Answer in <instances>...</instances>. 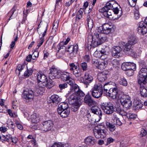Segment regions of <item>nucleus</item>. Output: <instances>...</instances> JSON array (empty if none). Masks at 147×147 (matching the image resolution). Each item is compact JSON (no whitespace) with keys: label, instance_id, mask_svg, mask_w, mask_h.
Masks as SVG:
<instances>
[{"label":"nucleus","instance_id":"f257e3e1","mask_svg":"<svg viewBox=\"0 0 147 147\" xmlns=\"http://www.w3.org/2000/svg\"><path fill=\"white\" fill-rule=\"evenodd\" d=\"M90 37L92 39V40L91 42L93 47H95L101 45L107 39L105 35L97 33L96 32L94 33V37L91 36Z\"/></svg>","mask_w":147,"mask_h":147},{"label":"nucleus","instance_id":"f03ea898","mask_svg":"<svg viewBox=\"0 0 147 147\" xmlns=\"http://www.w3.org/2000/svg\"><path fill=\"white\" fill-rule=\"evenodd\" d=\"M68 84L71 86V88H72L71 91L73 93L71 95H74L75 98L78 97L82 98L85 95L84 93L80 89L78 85L75 83L74 80H69L68 82Z\"/></svg>","mask_w":147,"mask_h":147},{"label":"nucleus","instance_id":"7ed1b4c3","mask_svg":"<svg viewBox=\"0 0 147 147\" xmlns=\"http://www.w3.org/2000/svg\"><path fill=\"white\" fill-rule=\"evenodd\" d=\"M88 115V117H91V116L95 115L96 118L95 119V121L98 122L101 119L102 115V113L100 109L97 107H92L90 109L87 111L86 114Z\"/></svg>","mask_w":147,"mask_h":147},{"label":"nucleus","instance_id":"20e7f679","mask_svg":"<svg viewBox=\"0 0 147 147\" xmlns=\"http://www.w3.org/2000/svg\"><path fill=\"white\" fill-rule=\"evenodd\" d=\"M102 85L100 83L95 84L90 91L92 96L98 98L102 95L103 92Z\"/></svg>","mask_w":147,"mask_h":147},{"label":"nucleus","instance_id":"39448f33","mask_svg":"<svg viewBox=\"0 0 147 147\" xmlns=\"http://www.w3.org/2000/svg\"><path fill=\"white\" fill-rule=\"evenodd\" d=\"M83 98H75L73 95H71L68 98V102L69 104L72 105L71 107V110L74 112L77 111L79 107V102Z\"/></svg>","mask_w":147,"mask_h":147},{"label":"nucleus","instance_id":"423d86ee","mask_svg":"<svg viewBox=\"0 0 147 147\" xmlns=\"http://www.w3.org/2000/svg\"><path fill=\"white\" fill-rule=\"evenodd\" d=\"M101 107L104 113L108 115L112 114L116 111V107L114 106L113 104L111 102H103L101 104Z\"/></svg>","mask_w":147,"mask_h":147},{"label":"nucleus","instance_id":"0eeeda50","mask_svg":"<svg viewBox=\"0 0 147 147\" xmlns=\"http://www.w3.org/2000/svg\"><path fill=\"white\" fill-rule=\"evenodd\" d=\"M120 102L122 105L127 109H129L132 105L130 97L128 95H123L120 98Z\"/></svg>","mask_w":147,"mask_h":147},{"label":"nucleus","instance_id":"6e6552de","mask_svg":"<svg viewBox=\"0 0 147 147\" xmlns=\"http://www.w3.org/2000/svg\"><path fill=\"white\" fill-rule=\"evenodd\" d=\"M53 125V123L51 120L44 121L40 125L39 129L45 132H47L51 129Z\"/></svg>","mask_w":147,"mask_h":147},{"label":"nucleus","instance_id":"1a4fd4ad","mask_svg":"<svg viewBox=\"0 0 147 147\" xmlns=\"http://www.w3.org/2000/svg\"><path fill=\"white\" fill-rule=\"evenodd\" d=\"M111 31V26L108 24H104L101 26L98 27L97 29V33L102 34H108Z\"/></svg>","mask_w":147,"mask_h":147},{"label":"nucleus","instance_id":"9d476101","mask_svg":"<svg viewBox=\"0 0 147 147\" xmlns=\"http://www.w3.org/2000/svg\"><path fill=\"white\" fill-rule=\"evenodd\" d=\"M147 78V69L142 68L141 69L139 72L138 77V81L139 84L146 83L145 81Z\"/></svg>","mask_w":147,"mask_h":147},{"label":"nucleus","instance_id":"9b49d317","mask_svg":"<svg viewBox=\"0 0 147 147\" xmlns=\"http://www.w3.org/2000/svg\"><path fill=\"white\" fill-rule=\"evenodd\" d=\"M92 63L97 68L101 70L105 69L108 65V62L107 61L99 60L97 59L93 60Z\"/></svg>","mask_w":147,"mask_h":147},{"label":"nucleus","instance_id":"f8f14e48","mask_svg":"<svg viewBox=\"0 0 147 147\" xmlns=\"http://www.w3.org/2000/svg\"><path fill=\"white\" fill-rule=\"evenodd\" d=\"M45 86L41 83H38L34 89V94L36 96H38L43 94L45 90Z\"/></svg>","mask_w":147,"mask_h":147},{"label":"nucleus","instance_id":"ddd939ff","mask_svg":"<svg viewBox=\"0 0 147 147\" xmlns=\"http://www.w3.org/2000/svg\"><path fill=\"white\" fill-rule=\"evenodd\" d=\"M131 46L127 43L124 45L123 51L128 55H130L133 57H136L137 56V53L135 52L132 49Z\"/></svg>","mask_w":147,"mask_h":147},{"label":"nucleus","instance_id":"4468645a","mask_svg":"<svg viewBox=\"0 0 147 147\" xmlns=\"http://www.w3.org/2000/svg\"><path fill=\"white\" fill-rule=\"evenodd\" d=\"M117 3L114 0H112L107 2L106 5L104 7L99 9V11H104L107 10L112 9L113 8L117 6Z\"/></svg>","mask_w":147,"mask_h":147},{"label":"nucleus","instance_id":"2eb2a0df","mask_svg":"<svg viewBox=\"0 0 147 147\" xmlns=\"http://www.w3.org/2000/svg\"><path fill=\"white\" fill-rule=\"evenodd\" d=\"M94 134L97 138H103L106 137V132L105 131L101 129H99L97 127H96L94 129Z\"/></svg>","mask_w":147,"mask_h":147},{"label":"nucleus","instance_id":"dca6fc26","mask_svg":"<svg viewBox=\"0 0 147 147\" xmlns=\"http://www.w3.org/2000/svg\"><path fill=\"white\" fill-rule=\"evenodd\" d=\"M50 70L49 76L50 80L59 78L60 77L61 73L56 68H52Z\"/></svg>","mask_w":147,"mask_h":147},{"label":"nucleus","instance_id":"f3484780","mask_svg":"<svg viewBox=\"0 0 147 147\" xmlns=\"http://www.w3.org/2000/svg\"><path fill=\"white\" fill-rule=\"evenodd\" d=\"M50 70L49 76L50 80L59 78L60 77L61 73L56 68H52Z\"/></svg>","mask_w":147,"mask_h":147},{"label":"nucleus","instance_id":"a211bd4d","mask_svg":"<svg viewBox=\"0 0 147 147\" xmlns=\"http://www.w3.org/2000/svg\"><path fill=\"white\" fill-rule=\"evenodd\" d=\"M78 48V46L76 44L69 45H68L67 51L69 53L71 57L76 56Z\"/></svg>","mask_w":147,"mask_h":147},{"label":"nucleus","instance_id":"6ab92c4d","mask_svg":"<svg viewBox=\"0 0 147 147\" xmlns=\"http://www.w3.org/2000/svg\"><path fill=\"white\" fill-rule=\"evenodd\" d=\"M146 24L143 21L139 22L137 28L138 33L141 35H144L147 33V27Z\"/></svg>","mask_w":147,"mask_h":147},{"label":"nucleus","instance_id":"aec40b11","mask_svg":"<svg viewBox=\"0 0 147 147\" xmlns=\"http://www.w3.org/2000/svg\"><path fill=\"white\" fill-rule=\"evenodd\" d=\"M118 89L116 86L115 87L110 88L108 93L107 92V95L113 99L120 98L121 96L118 95Z\"/></svg>","mask_w":147,"mask_h":147},{"label":"nucleus","instance_id":"412c9836","mask_svg":"<svg viewBox=\"0 0 147 147\" xmlns=\"http://www.w3.org/2000/svg\"><path fill=\"white\" fill-rule=\"evenodd\" d=\"M84 101L85 103L90 107L95 105L96 104V102L92 98L89 94H86L85 96Z\"/></svg>","mask_w":147,"mask_h":147},{"label":"nucleus","instance_id":"4be33fe9","mask_svg":"<svg viewBox=\"0 0 147 147\" xmlns=\"http://www.w3.org/2000/svg\"><path fill=\"white\" fill-rule=\"evenodd\" d=\"M136 65L133 63H123L121 65V68L124 71H126L130 69H136Z\"/></svg>","mask_w":147,"mask_h":147},{"label":"nucleus","instance_id":"5701e85b","mask_svg":"<svg viewBox=\"0 0 147 147\" xmlns=\"http://www.w3.org/2000/svg\"><path fill=\"white\" fill-rule=\"evenodd\" d=\"M34 92L31 90H26L24 91L22 95L23 98L26 100H29L33 98Z\"/></svg>","mask_w":147,"mask_h":147},{"label":"nucleus","instance_id":"b1692460","mask_svg":"<svg viewBox=\"0 0 147 147\" xmlns=\"http://www.w3.org/2000/svg\"><path fill=\"white\" fill-rule=\"evenodd\" d=\"M37 79L38 81V83H41L44 85H46L47 83L46 81L47 79L46 76L41 72H38L37 74Z\"/></svg>","mask_w":147,"mask_h":147},{"label":"nucleus","instance_id":"393cba45","mask_svg":"<svg viewBox=\"0 0 147 147\" xmlns=\"http://www.w3.org/2000/svg\"><path fill=\"white\" fill-rule=\"evenodd\" d=\"M121 51V48L119 46H114L111 50L112 55L114 57L118 58L120 55V52Z\"/></svg>","mask_w":147,"mask_h":147},{"label":"nucleus","instance_id":"a878e982","mask_svg":"<svg viewBox=\"0 0 147 147\" xmlns=\"http://www.w3.org/2000/svg\"><path fill=\"white\" fill-rule=\"evenodd\" d=\"M84 142L87 145L91 146L94 145L95 144L96 140L93 137L89 136L84 139Z\"/></svg>","mask_w":147,"mask_h":147},{"label":"nucleus","instance_id":"bb28decb","mask_svg":"<svg viewBox=\"0 0 147 147\" xmlns=\"http://www.w3.org/2000/svg\"><path fill=\"white\" fill-rule=\"evenodd\" d=\"M146 83H142L141 84H140V91L141 95L144 97H147V90L145 87Z\"/></svg>","mask_w":147,"mask_h":147},{"label":"nucleus","instance_id":"cd10ccee","mask_svg":"<svg viewBox=\"0 0 147 147\" xmlns=\"http://www.w3.org/2000/svg\"><path fill=\"white\" fill-rule=\"evenodd\" d=\"M47 24H46L42 28V30L44 31V32L42 34V37L40 38L38 43L37 46H38V48L42 45L44 42V37L45 35V34L47 30Z\"/></svg>","mask_w":147,"mask_h":147},{"label":"nucleus","instance_id":"c85d7f7f","mask_svg":"<svg viewBox=\"0 0 147 147\" xmlns=\"http://www.w3.org/2000/svg\"><path fill=\"white\" fill-rule=\"evenodd\" d=\"M60 77L63 81H67V83L69 80H73L70 77V74L67 72H62L61 74Z\"/></svg>","mask_w":147,"mask_h":147},{"label":"nucleus","instance_id":"c756f323","mask_svg":"<svg viewBox=\"0 0 147 147\" xmlns=\"http://www.w3.org/2000/svg\"><path fill=\"white\" fill-rule=\"evenodd\" d=\"M93 80V78L87 72L85 73L83 83L86 85H88Z\"/></svg>","mask_w":147,"mask_h":147},{"label":"nucleus","instance_id":"7c9ffc66","mask_svg":"<svg viewBox=\"0 0 147 147\" xmlns=\"http://www.w3.org/2000/svg\"><path fill=\"white\" fill-rule=\"evenodd\" d=\"M57 112L59 114L63 117H67L70 113L69 109L64 110L57 109Z\"/></svg>","mask_w":147,"mask_h":147},{"label":"nucleus","instance_id":"2f4dec72","mask_svg":"<svg viewBox=\"0 0 147 147\" xmlns=\"http://www.w3.org/2000/svg\"><path fill=\"white\" fill-rule=\"evenodd\" d=\"M64 42H61L57 46L58 50L57 54H58L59 53H61V55H62L65 53L66 51V47L63 46Z\"/></svg>","mask_w":147,"mask_h":147},{"label":"nucleus","instance_id":"473e14b6","mask_svg":"<svg viewBox=\"0 0 147 147\" xmlns=\"http://www.w3.org/2000/svg\"><path fill=\"white\" fill-rule=\"evenodd\" d=\"M107 72L106 71H104L102 72L99 74L98 76V78L100 81H104L106 80L107 76L108 74Z\"/></svg>","mask_w":147,"mask_h":147},{"label":"nucleus","instance_id":"72a5a7b5","mask_svg":"<svg viewBox=\"0 0 147 147\" xmlns=\"http://www.w3.org/2000/svg\"><path fill=\"white\" fill-rule=\"evenodd\" d=\"M87 23L88 24V27L89 30H91L94 24L93 20L91 19L89 15H87L86 17Z\"/></svg>","mask_w":147,"mask_h":147},{"label":"nucleus","instance_id":"f704fd0d","mask_svg":"<svg viewBox=\"0 0 147 147\" xmlns=\"http://www.w3.org/2000/svg\"><path fill=\"white\" fill-rule=\"evenodd\" d=\"M51 102L55 105L58 104L60 101V99L58 96L57 95L53 94L50 98Z\"/></svg>","mask_w":147,"mask_h":147},{"label":"nucleus","instance_id":"c9c22d12","mask_svg":"<svg viewBox=\"0 0 147 147\" xmlns=\"http://www.w3.org/2000/svg\"><path fill=\"white\" fill-rule=\"evenodd\" d=\"M31 120L32 122L36 123L40 121V117L39 115L35 113L31 115Z\"/></svg>","mask_w":147,"mask_h":147},{"label":"nucleus","instance_id":"e433bc0d","mask_svg":"<svg viewBox=\"0 0 147 147\" xmlns=\"http://www.w3.org/2000/svg\"><path fill=\"white\" fill-rule=\"evenodd\" d=\"M115 111H117L120 115L122 116H126L127 115V113L122 109L121 107L120 106H118V105L115 107Z\"/></svg>","mask_w":147,"mask_h":147},{"label":"nucleus","instance_id":"4c0bfd02","mask_svg":"<svg viewBox=\"0 0 147 147\" xmlns=\"http://www.w3.org/2000/svg\"><path fill=\"white\" fill-rule=\"evenodd\" d=\"M115 124H113L109 122H107L106 123L107 127L111 131H113L116 129Z\"/></svg>","mask_w":147,"mask_h":147},{"label":"nucleus","instance_id":"58836bf2","mask_svg":"<svg viewBox=\"0 0 147 147\" xmlns=\"http://www.w3.org/2000/svg\"><path fill=\"white\" fill-rule=\"evenodd\" d=\"M69 109L68 108V105L67 103L63 102L60 103L58 106L57 109L64 110Z\"/></svg>","mask_w":147,"mask_h":147},{"label":"nucleus","instance_id":"ea45409f","mask_svg":"<svg viewBox=\"0 0 147 147\" xmlns=\"http://www.w3.org/2000/svg\"><path fill=\"white\" fill-rule=\"evenodd\" d=\"M72 71L73 74L76 77H79L82 75L81 70L79 67L76 69H74Z\"/></svg>","mask_w":147,"mask_h":147},{"label":"nucleus","instance_id":"a19ab883","mask_svg":"<svg viewBox=\"0 0 147 147\" xmlns=\"http://www.w3.org/2000/svg\"><path fill=\"white\" fill-rule=\"evenodd\" d=\"M137 42V40L136 38L132 36L130 37L128 42L127 44L131 46L133 45L136 44Z\"/></svg>","mask_w":147,"mask_h":147},{"label":"nucleus","instance_id":"79ce46f5","mask_svg":"<svg viewBox=\"0 0 147 147\" xmlns=\"http://www.w3.org/2000/svg\"><path fill=\"white\" fill-rule=\"evenodd\" d=\"M118 83L120 85L124 86H126L127 85V82L126 79L123 77L120 78L118 81Z\"/></svg>","mask_w":147,"mask_h":147},{"label":"nucleus","instance_id":"37998d69","mask_svg":"<svg viewBox=\"0 0 147 147\" xmlns=\"http://www.w3.org/2000/svg\"><path fill=\"white\" fill-rule=\"evenodd\" d=\"M84 11V9L80 8L77 12L76 16V20L77 19L79 20L82 18Z\"/></svg>","mask_w":147,"mask_h":147},{"label":"nucleus","instance_id":"c03bdc74","mask_svg":"<svg viewBox=\"0 0 147 147\" xmlns=\"http://www.w3.org/2000/svg\"><path fill=\"white\" fill-rule=\"evenodd\" d=\"M25 70L24 75L26 77H29L30 75H31L33 72V70L31 69H28L27 68V66H26V69H25Z\"/></svg>","mask_w":147,"mask_h":147},{"label":"nucleus","instance_id":"a18cd8bd","mask_svg":"<svg viewBox=\"0 0 147 147\" xmlns=\"http://www.w3.org/2000/svg\"><path fill=\"white\" fill-rule=\"evenodd\" d=\"M51 80L49 81V82H48L47 79V81H46V82L47 83L46 85H45V87L46 86L47 88L50 89L54 85V82H53Z\"/></svg>","mask_w":147,"mask_h":147},{"label":"nucleus","instance_id":"49530a36","mask_svg":"<svg viewBox=\"0 0 147 147\" xmlns=\"http://www.w3.org/2000/svg\"><path fill=\"white\" fill-rule=\"evenodd\" d=\"M134 18L136 19H138L140 17V14L139 11V8H135L134 10Z\"/></svg>","mask_w":147,"mask_h":147},{"label":"nucleus","instance_id":"de8ad7c7","mask_svg":"<svg viewBox=\"0 0 147 147\" xmlns=\"http://www.w3.org/2000/svg\"><path fill=\"white\" fill-rule=\"evenodd\" d=\"M112 84L115 85H116L114 83L111 82H109L105 84L104 86V91L107 92V91L109 89L110 87L111 84Z\"/></svg>","mask_w":147,"mask_h":147},{"label":"nucleus","instance_id":"09e8293b","mask_svg":"<svg viewBox=\"0 0 147 147\" xmlns=\"http://www.w3.org/2000/svg\"><path fill=\"white\" fill-rule=\"evenodd\" d=\"M26 66L25 65H18L17 69L19 71V74H20L22 70L24 71L25 69H26Z\"/></svg>","mask_w":147,"mask_h":147},{"label":"nucleus","instance_id":"8fccbe9b","mask_svg":"<svg viewBox=\"0 0 147 147\" xmlns=\"http://www.w3.org/2000/svg\"><path fill=\"white\" fill-rule=\"evenodd\" d=\"M58 24L59 22L58 20H57L56 21H55L54 22L53 24V26L52 28V32H55V33L57 31V28H58Z\"/></svg>","mask_w":147,"mask_h":147},{"label":"nucleus","instance_id":"3c124183","mask_svg":"<svg viewBox=\"0 0 147 147\" xmlns=\"http://www.w3.org/2000/svg\"><path fill=\"white\" fill-rule=\"evenodd\" d=\"M11 136L10 134L6 135V136H3L2 137V140L7 142L11 141Z\"/></svg>","mask_w":147,"mask_h":147},{"label":"nucleus","instance_id":"603ef678","mask_svg":"<svg viewBox=\"0 0 147 147\" xmlns=\"http://www.w3.org/2000/svg\"><path fill=\"white\" fill-rule=\"evenodd\" d=\"M80 66L82 69L83 71H86L87 70L88 65L87 63L85 62H83L81 63Z\"/></svg>","mask_w":147,"mask_h":147},{"label":"nucleus","instance_id":"864d4df0","mask_svg":"<svg viewBox=\"0 0 147 147\" xmlns=\"http://www.w3.org/2000/svg\"><path fill=\"white\" fill-rule=\"evenodd\" d=\"M39 54V53L38 51L35 50L33 53L32 55V59L33 60H36L38 57Z\"/></svg>","mask_w":147,"mask_h":147},{"label":"nucleus","instance_id":"5fc2aeb1","mask_svg":"<svg viewBox=\"0 0 147 147\" xmlns=\"http://www.w3.org/2000/svg\"><path fill=\"white\" fill-rule=\"evenodd\" d=\"M120 14L119 16V17H117V18L116 17V15H114V14L112 15L111 14L107 18H108L109 19L111 20H115L116 19H117V18H119L120 17L121 14H122V12L121 11Z\"/></svg>","mask_w":147,"mask_h":147},{"label":"nucleus","instance_id":"6e6d98bb","mask_svg":"<svg viewBox=\"0 0 147 147\" xmlns=\"http://www.w3.org/2000/svg\"><path fill=\"white\" fill-rule=\"evenodd\" d=\"M127 118L129 119H134L136 118L137 117L136 114L131 113L127 114Z\"/></svg>","mask_w":147,"mask_h":147},{"label":"nucleus","instance_id":"4d7b16f0","mask_svg":"<svg viewBox=\"0 0 147 147\" xmlns=\"http://www.w3.org/2000/svg\"><path fill=\"white\" fill-rule=\"evenodd\" d=\"M137 0H127L129 4L131 7H134L136 5Z\"/></svg>","mask_w":147,"mask_h":147},{"label":"nucleus","instance_id":"13d9d810","mask_svg":"<svg viewBox=\"0 0 147 147\" xmlns=\"http://www.w3.org/2000/svg\"><path fill=\"white\" fill-rule=\"evenodd\" d=\"M67 84L66 83H64L62 84H60L59 85V87L61 90H62L63 89H64L65 88H67Z\"/></svg>","mask_w":147,"mask_h":147},{"label":"nucleus","instance_id":"bf43d9fd","mask_svg":"<svg viewBox=\"0 0 147 147\" xmlns=\"http://www.w3.org/2000/svg\"><path fill=\"white\" fill-rule=\"evenodd\" d=\"M136 69H129L127 70L126 72V74L129 76H131L134 74V71Z\"/></svg>","mask_w":147,"mask_h":147},{"label":"nucleus","instance_id":"052dcab7","mask_svg":"<svg viewBox=\"0 0 147 147\" xmlns=\"http://www.w3.org/2000/svg\"><path fill=\"white\" fill-rule=\"evenodd\" d=\"M69 65L70 67L69 69L71 71H73L74 69H76L78 67V66L76 65L73 63H70Z\"/></svg>","mask_w":147,"mask_h":147},{"label":"nucleus","instance_id":"680f3d73","mask_svg":"<svg viewBox=\"0 0 147 147\" xmlns=\"http://www.w3.org/2000/svg\"><path fill=\"white\" fill-rule=\"evenodd\" d=\"M100 12H103V15L106 17L108 18L109 16L111 15V13L109 11V10H106L104 11H100Z\"/></svg>","mask_w":147,"mask_h":147},{"label":"nucleus","instance_id":"e2e57ef3","mask_svg":"<svg viewBox=\"0 0 147 147\" xmlns=\"http://www.w3.org/2000/svg\"><path fill=\"white\" fill-rule=\"evenodd\" d=\"M18 39V35H17L16 37L15 38L14 40V41H12L10 45L11 48L13 49L14 47L16 44L15 42L17 41Z\"/></svg>","mask_w":147,"mask_h":147},{"label":"nucleus","instance_id":"0e129e2a","mask_svg":"<svg viewBox=\"0 0 147 147\" xmlns=\"http://www.w3.org/2000/svg\"><path fill=\"white\" fill-rule=\"evenodd\" d=\"M94 56L96 57H102V55L100 51H96L94 53Z\"/></svg>","mask_w":147,"mask_h":147},{"label":"nucleus","instance_id":"69168bd1","mask_svg":"<svg viewBox=\"0 0 147 147\" xmlns=\"http://www.w3.org/2000/svg\"><path fill=\"white\" fill-rule=\"evenodd\" d=\"M147 134V131L145 129H142L141 130L140 134V136L141 137H143L146 135Z\"/></svg>","mask_w":147,"mask_h":147},{"label":"nucleus","instance_id":"338daca9","mask_svg":"<svg viewBox=\"0 0 147 147\" xmlns=\"http://www.w3.org/2000/svg\"><path fill=\"white\" fill-rule=\"evenodd\" d=\"M140 66L141 69L146 68L147 69V67L146 66V64L145 62L142 61L140 63Z\"/></svg>","mask_w":147,"mask_h":147},{"label":"nucleus","instance_id":"774afa93","mask_svg":"<svg viewBox=\"0 0 147 147\" xmlns=\"http://www.w3.org/2000/svg\"><path fill=\"white\" fill-rule=\"evenodd\" d=\"M51 147H62V144L61 143H55Z\"/></svg>","mask_w":147,"mask_h":147}]
</instances>
